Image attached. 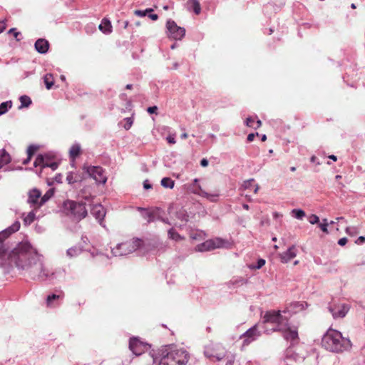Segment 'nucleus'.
<instances>
[{"mask_svg":"<svg viewBox=\"0 0 365 365\" xmlns=\"http://www.w3.org/2000/svg\"><path fill=\"white\" fill-rule=\"evenodd\" d=\"M20 228L19 221L0 232V267L9 273L14 267L25 272L34 280L53 281L58 278L61 270H52L44 264L43 256L29 242H21L9 250L7 238Z\"/></svg>","mask_w":365,"mask_h":365,"instance_id":"1","label":"nucleus"},{"mask_svg":"<svg viewBox=\"0 0 365 365\" xmlns=\"http://www.w3.org/2000/svg\"><path fill=\"white\" fill-rule=\"evenodd\" d=\"M143 245L140 239H133L122 243H119L117 246L112 249L113 256L121 257L126 256L139 249Z\"/></svg>","mask_w":365,"mask_h":365,"instance_id":"7","label":"nucleus"},{"mask_svg":"<svg viewBox=\"0 0 365 365\" xmlns=\"http://www.w3.org/2000/svg\"><path fill=\"white\" fill-rule=\"evenodd\" d=\"M273 217H274V218L277 219L278 217H282V215L279 212H275L273 213Z\"/></svg>","mask_w":365,"mask_h":365,"instance_id":"62","label":"nucleus"},{"mask_svg":"<svg viewBox=\"0 0 365 365\" xmlns=\"http://www.w3.org/2000/svg\"><path fill=\"white\" fill-rule=\"evenodd\" d=\"M20 228L19 221L0 232V267L9 273L14 267L25 272L34 280L53 281L58 278L61 270H52L44 264L43 256L29 242H21L9 250L7 238Z\"/></svg>","mask_w":365,"mask_h":365,"instance_id":"2","label":"nucleus"},{"mask_svg":"<svg viewBox=\"0 0 365 365\" xmlns=\"http://www.w3.org/2000/svg\"><path fill=\"white\" fill-rule=\"evenodd\" d=\"M63 294H52L48 295L46 298V304L48 307H53L58 304V301L62 299Z\"/></svg>","mask_w":365,"mask_h":365,"instance_id":"18","label":"nucleus"},{"mask_svg":"<svg viewBox=\"0 0 365 365\" xmlns=\"http://www.w3.org/2000/svg\"><path fill=\"white\" fill-rule=\"evenodd\" d=\"M82 252L80 247L74 246L67 250L66 255L68 257L72 258L78 256Z\"/></svg>","mask_w":365,"mask_h":365,"instance_id":"24","label":"nucleus"},{"mask_svg":"<svg viewBox=\"0 0 365 365\" xmlns=\"http://www.w3.org/2000/svg\"><path fill=\"white\" fill-rule=\"evenodd\" d=\"M297 256V248L295 246L290 247L287 251L280 254L282 262L287 263Z\"/></svg>","mask_w":365,"mask_h":365,"instance_id":"15","label":"nucleus"},{"mask_svg":"<svg viewBox=\"0 0 365 365\" xmlns=\"http://www.w3.org/2000/svg\"><path fill=\"white\" fill-rule=\"evenodd\" d=\"M309 222L312 224H317L319 222V218L316 215H312L309 218Z\"/></svg>","mask_w":365,"mask_h":365,"instance_id":"46","label":"nucleus"},{"mask_svg":"<svg viewBox=\"0 0 365 365\" xmlns=\"http://www.w3.org/2000/svg\"><path fill=\"white\" fill-rule=\"evenodd\" d=\"M81 152V145L78 143L73 144L69 150L70 158L72 161H75L76 157H78Z\"/></svg>","mask_w":365,"mask_h":365,"instance_id":"19","label":"nucleus"},{"mask_svg":"<svg viewBox=\"0 0 365 365\" xmlns=\"http://www.w3.org/2000/svg\"><path fill=\"white\" fill-rule=\"evenodd\" d=\"M53 195V190L49 189L43 196L41 195L39 205H43Z\"/></svg>","mask_w":365,"mask_h":365,"instance_id":"34","label":"nucleus"},{"mask_svg":"<svg viewBox=\"0 0 365 365\" xmlns=\"http://www.w3.org/2000/svg\"><path fill=\"white\" fill-rule=\"evenodd\" d=\"M305 309L304 303L295 302L291 303L282 311L270 310L265 312L262 322L272 325V331L282 332L285 340L292 344L298 341V333L294 327L289 324V318L292 314Z\"/></svg>","mask_w":365,"mask_h":365,"instance_id":"3","label":"nucleus"},{"mask_svg":"<svg viewBox=\"0 0 365 365\" xmlns=\"http://www.w3.org/2000/svg\"><path fill=\"white\" fill-rule=\"evenodd\" d=\"M197 182H198V179H197V178L194 179L193 183L192 185V188L191 191L192 193L202 197V194L200 192L202 191H205V190L202 189L201 186L200 185H198Z\"/></svg>","mask_w":365,"mask_h":365,"instance_id":"29","label":"nucleus"},{"mask_svg":"<svg viewBox=\"0 0 365 365\" xmlns=\"http://www.w3.org/2000/svg\"><path fill=\"white\" fill-rule=\"evenodd\" d=\"M168 235L170 239L176 242L180 241L183 239V237L178 233L173 228H171L168 230Z\"/></svg>","mask_w":365,"mask_h":365,"instance_id":"28","label":"nucleus"},{"mask_svg":"<svg viewBox=\"0 0 365 365\" xmlns=\"http://www.w3.org/2000/svg\"><path fill=\"white\" fill-rule=\"evenodd\" d=\"M246 125L248 127L252 128L254 129H257L262 125V122L260 120H257L252 117H249L246 120Z\"/></svg>","mask_w":365,"mask_h":365,"instance_id":"25","label":"nucleus"},{"mask_svg":"<svg viewBox=\"0 0 365 365\" xmlns=\"http://www.w3.org/2000/svg\"><path fill=\"white\" fill-rule=\"evenodd\" d=\"M148 17L153 21H156L158 19V16L157 14L151 13L148 14Z\"/></svg>","mask_w":365,"mask_h":365,"instance_id":"58","label":"nucleus"},{"mask_svg":"<svg viewBox=\"0 0 365 365\" xmlns=\"http://www.w3.org/2000/svg\"><path fill=\"white\" fill-rule=\"evenodd\" d=\"M8 33L9 34H12L14 35V36L15 37V38L16 39L17 41H19L21 40V38H19V36H20L21 34L20 32L17 31L15 28H12L11 29H9Z\"/></svg>","mask_w":365,"mask_h":365,"instance_id":"44","label":"nucleus"},{"mask_svg":"<svg viewBox=\"0 0 365 365\" xmlns=\"http://www.w3.org/2000/svg\"><path fill=\"white\" fill-rule=\"evenodd\" d=\"M153 11V9L148 8V9H146L145 10H135V11H134V14L139 17H144Z\"/></svg>","mask_w":365,"mask_h":365,"instance_id":"37","label":"nucleus"},{"mask_svg":"<svg viewBox=\"0 0 365 365\" xmlns=\"http://www.w3.org/2000/svg\"><path fill=\"white\" fill-rule=\"evenodd\" d=\"M200 193L202 194V197H205L211 202H216L219 196L217 193L210 194L207 192L206 191H202Z\"/></svg>","mask_w":365,"mask_h":365,"instance_id":"35","label":"nucleus"},{"mask_svg":"<svg viewBox=\"0 0 365 365\" xmlns=\"http://www.w3.org/2000/svg\"><path fill=\"white\" fill-rule=\"evenodd\" d=\"M137 209L142 212L143 217L148 222L154 221L155 217L153 212H148L146 209L140 207H138Z\"/></svg>","mask_w":365,"mask_h":365,"instance_id":"23","label":"nucleus"},{"mask_svg":"<svg viewBox=\"0 0 365 365\" xmlns=\"http://www.w3.org/2000/svg\"><path fill=\"white\" fill-rule=\"evenodd\" d=\"M329 312L334 319L343 318L349 310V306L346 304L330 305L328 307Z\"/></svg>","mask_w":365,"mask_h":365,"instance_id":"11","label":"nucleus"},{"mask_svg":"<svg viewBox=\"0 0 365 365\" xmlns=\"http://www.w3.org/2000/svg\"><path fill=\"white\" fill-rule=\"evenodd\" d=\"M43 155H38L34 163V165L35 167H38V166H41V168H43Z\"/></svg>","mask_w":365,"mask_h":365,"instance_id":"39","label":"nucleus"},{"mask_svg":"<svg viewBox=\"0 0 365 365\" xmlns=\"http://www.w3.org/2000/svg\"><path fill=\"white\" fill-rule=\"evenodd\" d=\"M178 217L180 218L182 220H184L185 222H187L188 220V219H187L188 217L185 216V215H183L182 217Z\"/></svg>","mask_w":365,"mask_h":365,"instance_id":"64","label":"nucleus"},{"mask_svg":"<svg viewBox=\"0 0 365 365\" xmlns=\"http://www.w3.org/2000/svg\"><path fill=\"white\" fill-rule=\"evenodd\" d=\"M83 169L89 175L91 178L96 180L98 183L105 184L107 178L104 174L103 169L100 166H88L84 167Z\"/></svg>","mask_w":365,"mask_h":365,"instance_id":"10","label":"nucleus"},{"mask_svg":"<svg viewBox=\"0 0 365 365\" xmlns=\"http://www.w3.org/2000/svg\"><path fill=\"white\" fill-rule=\"evenodd\" d=\"M49 163H51V161H50V159L48 158V155H43V168H47V165H46L45 164H48Z\"/></svg>","mask_w":365,"mask_h":365,"instance_id":"51","label":"nucleus"},{"mask_svg":"<svg viewBox=\"0 0 365 365\" xmlns=\"http://www.w3.org/2000/svg\"><path fill=\"white\" fill-rule=\"evenodd\" d=\"M346 232L350 236H355L358 234L359 230L356 227H347L346 228Z\"/></svg>","mask_w":365,"mask_h":365,"instance_id":"38","label":"nucleus"},{"mask_svg":"<svg viewBox=\"0 0 365 365\" xmlns=\"http://www.w3.org/2000/svg\"><path fill=\"white\" fill-rule=\"evenodd\" d=\"M328 225H329V223L327 222V220L324 219L322 220V222L319 224V227L324 232L328 233V230H327Z\"/></svg>","mask_w":365,"mask_h":365,"instance_id":"42","label":"nucleus"},{"mask_svg":"<svg viewBox=\"0 0 365 365\" xmlns=\"http://www.w3.org/2000/svg\"><path fill=\"white\" fill-rule=\"evenodd\" d=\"M329 158L334 160V161H336L337 160V158L336 155H331L329 156Z\"/></svg>","mask_w":365,"mask_h":365,"instance_id":"63","label":"nucleus"},{"mask_svg":"<svg viewBox=\"0 0 365 365\" xmlns=\"http://www.w3.org/2000/svg\"><path fill=\"white\" fill-rule=\"evenodd\" d=\"M265 264V260L263 259H259L257 262L256 265L251 266V268L252 269H260Z\"/></svg>","mask_w":365,"mask_h":365,"instance_id":"45","label":"nucleus"},{"mask_svg":"<svg viewBox=\"0 0 365 365\" xmlns=\"http://www.w3.org/2000/svg\"><path fill=\"white\" fill-rule=\"evenodd\" d=\"M47 168H51L53 170L57 169L58 164L56 162H51L48 164H45Z\"/></svg>","mask_w":365,"mask_h":365,"instance_id":"50","label":"nucleus"},{"mask_svg":"<svg viewBox=\"0 0 365 365\" xmlns=\"http://www.w3.org/2000/svg\"><path fill=\"white\" fill-rule=\"evenodd\" d=\"M34 46L38 53H46L48 50L49 43L46 39L39 38L36 41Z\"/></svg>","mask_w":365,"mask_h":365,"instance_id":"16","label":"nucleus"},{"mask_svg":"<svg viewBox=\"0 0 365 365\" xmlns=\"http://www.w3.org/2000/svg\"><path fill=\"white\" fill-rule=\"evenodd\" d=\"M10 162L11 157L9 154L4 149H2L0 152V169Z\"/></svg>","mask_w":365,"mask_h":365,"instance_id":"21","label":"nucleus"},{"mask_svg":"<svg viewBox=\"0 0 365 365\" xmlns=\"http://www.w3.org/2000/svg\"><path fill=\"white\" fill-rule=\"evenodd\" d=\"M364 242L365 237L364 236H360L356 241V243H364Z\"/></svg>","mask_w":365,"mask_h":365,"instance_id":"61","label":"nucleus"},{"mask_svg":"<svg viewBox=\"0 0 365 365\" xmlns=\"http://www.w3.org/2000/svg\"><path fill=\"white\" fill-rule=\"evenodd\" d=\"M129 348L135 355L139 356L144 352L145 345L137 338H132L130 339Z\"/></svg>","mask_w":365,"mask_h":365,"instance_id":"13","label":"nucleus"},{"mask_svg":"<svg viewBox=\"0 0 365 365\" xmlns=\"http://www.w3.org/2000/svg\"><path fill=\"white\" fill-rule=\"evenodd\" d=\"M44 83L47 89H51L54 84L53 75L47 73L43 77Z\"/></svg>","mask_w":365,"mask_h":365,"instance_id":"30","label":"nucleus"},{"mask_svg":"<svg viewBox=\"0 0 365 365\" xmlns=\"http://www.w3.org/2000/svg\"><path fill=\"white\" fill-rule=\"evenodd\" d=\"M189 354L183 349H176L173 345H166L159 349L153 356L157 365H186Z\"/></svg>","mask_w":365,"mask_h":365,"instance_id":"4","label":"nucleus"},{"mask_svg":"<svg viewBox=\"0 0 365 365\" xmlns=\"http://www.w3.org/2000/svg\"><path fill=\"white\" fill-rule=\"evenodd\" d=\"M12 101H7L3 102L0 104V115L5 114L11 107H12Z\"/></svg>","mask_w":365,"mask_h":365,"instance_id":"27","label":"nucleus"},{"mask_svg":"<svg viewBox=\"0 0 365 365\" xmlns=\"http://www.w3.org/2000/svg\"><path fill=\"white\" fill-rule=\"evenodd\" d=\"M98 28L104 34H110L112 31L111 24L107 19H103Z\"/></svg>","mask_w":365,"mask_h":365,"instance_id":"22","label":"nucleus"},{"mask_svg":"<svg viewBox=\"0 0 365 365\" xmlns=\"http://www.w3.org/2000/svg\"><path fill=\"white\" fill-rule=\"evenodd\" d=\"M157 109H158V108H157V107H156V106H151V107H149V108H148V112L149 113H155L156 112Z\"/></svg>","mask_w":365,"mask_h":365,"instance_id":"57","label":"nucleus"},{"mask_svg":"<svg viewBox=\"0 0 365 365\" xmlns=\"http://www.w3.org/2000/svg\"><path fill=\"white\" fill-rule=\"evenodd\" d=\"M93 217L103 225V220L106 216V210L101 204L94 205L91 210Z\"/></svg>","mask_w":365,"mask_h":365,"instance_id":"14","label":"nucleus"},{"mask_svg":"<svg viewBox=\"0 0 365 365\" xmlns=\"http://www.w3.org/2000/svg\"><path fill=\"white\" fill-rule=\"evenodd\" d=\"M256 135H258V133H257L256 134H255V133H250V134H249V135H247V141H248V142H252V141H253Z\"/></svg>","mask_w":365,"mask_h":365,"instance_id":"54","label":"nucleus"},{"mask_svg":"<svg viewBox=\"0 0 365 365\" xmlns=\"http://www.w3.org/2000/svg\"><path fill=\"white\" fill-rule=\"evenodd\" d=\"M224 357V354L222 353L220 354H214V356L212 359H215L217 361H220Z\"/></svg>","mask_w":365,"mask_h":365,"instance_id":"52","label":"nucleus"},{"mask_svg":"<svg viewBox=\"0 0 365 365\" xmlns=\"http://www.w3.org/2000/svg\"><path fill=\"white\" fill-rule=\"evenodd\" d=\"M80 180V177L72 172H69L66 176V181L68 184L72 185Z\"/></svg>","mask_w":365,"mask_h":365,"instance_id":"32","label":"nucleus"},{"mask_svg":"<svg viewBox=\"0 0 365 365\" xmlns=\"http://www.w3.org/2000/svg\"><path fill=\"white\" fill-rule=\"evenodd\" d=\"M200 165L202 167H207L208 165V160L205 158H203L200 161Z\"/></svg>","mask_w":365,"mask_h":365,"instance_id":"59","label":"nucleus"},{"mask_svg":"<svg viewBox=\"0 0 365 365\" xmlns=\"http://www.w3.org/2000/svg\"><path fill=\"white\" fill-rule=\"evenodd\" d=\"M161 185L165 188L172 189L174 187L175 182L170 178H163L161 180Z\"/></svg>","mask_w":365,"mask_h":365,"instance_id":"31","label":"nucleus"},{"mask_svg":"<svg viewBox=\"0 0 365 365\" xmlns=\"http://www.w3.org/2000/svg\"><path fill=\"white\" fill-rule=\"evenodd\" d=\"M234 361H235V359H234L233 356H231L230 357H227V362H226L225 365H233Z\"/></svg>","mask_w":365,"mask_h":365,"instance_id":"55","label":"nucleus"},{"mask_svg":"<svg viewBox=\"0 0 365 365\" xmlns=\"http://www.w3.org/2000/svg\"><path fill=\"white\" fill-rule=\"evenodd\" d=\"M204 354L207 357V358H210V359H212V357L214 356V353L213 351L209 348V347H207L204 351Z\"/></svg>","mask_w":365,"mask_h":365,"instance_id":"48","label":"nucleus"},{"mask_svg":"<svg viewBox=\"0 0 365 365\" xmlns=\"http://www.w3.org/2000/svg\"><path fill=\"white\" fill-rule=\"evenodd\" d=\"M63 210L67 216L74 220H81L85 218L88 214L85 202L71 200H67L63 202Z\"/></svg>","mask_w":365,"mask_h":365,"instance_id":"6","label":"nucleus"},{"mask_svg":"<svg viewBox=\"0 0 365 365\" xmlns=\"http://www.w3.org/2000/svg\"><path fill=\"white\" fill-rule=\"evenodd\" d=\"M292 215L293 217L298 220H302V218L305 216V212L301 209H294L292 210Z\"/></svg>","mask_w":365,"mask_h":365,"instance_id":"36","label":"nucleus"},{"mask_svg":"<svg viewBox=\"0 0 365 365\" xmlns=\"http://www.w3.org/2000/svg\"><path fill=\"white\" fill-rule=\"evenodd\" d=\"M143 187L145 189V190H148V189H150L152 187V185L151 184H150L148 182V180H145L144 182H143Z\"/></svg>","mask_w":365,"mask_h":365,"instance_id":"56","label":"nucleus"},{"mask_svg":"<svg viewBox=\"0 0 365 365\" xmlns=\"http://www.w3.org/2000/svg\"><path fill=\"white\" fill-rule=\"evenodd\" d=\"M6 29V24L4 21H0V33Z\"/></svg>","mask_w":365,"mask_h":365,"instance_id":"60","label":"nucleus"},{"mask_svg":"<svg viewBox=\"0 0 365 365\" xmlns=\"http://www.w3.org/2000/svg\"><path fill=\"white\" fill-rule=\"evenodd\" d=\"M322 345L331 352L341 353L349 350L352 344L349 339L344 337L340 331L329 329L322 337Z\"/></svg>","mask_w":365,"mask_h":365,"instance_id":"5","label":"nucleus"},{"mask_svg":"<svg viewBox=\"0 0 365 365\" xmlns=\"http://www.w3.org/2000/svg\"><path fill=\"white\" fill-rule=\"evenodd\" d=\"M22 217L24 225H30L36 219V212L34 210H32L26 215L24 213Z\"/></svg>","mask_w":365,"mask_h":365,"instance_id":"20","label":"nucleus"},{"mask_svg":"<svg viewBox=\"0 0 365 365\" xmlns=\"http://www.w3.org/2000/svg\"><path fill=\"white\" fill-rule=\"evenodd\" d=\"M271 329L272 328L267 329L262 325L253 326L241 336V339L243 340V345H248L252 341L257 339L260 336L262 331L267 334L274 332Z\"/></svg>","mask_w":365,"mask_h":365,"instance_id":"8","label":"nucleus"},{"mask_svg":"<svg viewBox=\"0 0 365 365\" xmlns=\"http://www.w3.org/2000/svg\"><path fill=\"white\" fill-rule=\"evenodd\" d=\"M166 140L168 143L170 144H175L176 143L175 141V134H170L167 138Z\"/></svg>","mask_w":365,"mask_h":365,"instance_id":"47","label":"nucleus"},{"mask_svg":"<svg viewBox=\"0 0 365 365\" xmlns=\"http://www.w3.org/2000/svg\"><path fill=\"white\" fill-rule=\"evenodd\" d=\"M41 192L38 189H32L28 192L27 202L31 207H34V210H38L41 205H39Z\"/></svg>","mask_w":365,"mask_h":365,"instance_id":"12","label":"nucleus"},{"mask_svg":"<svg viewBox=\"0 0 365 365\" xmlns=\"http://www.w3.org/2000/svg\"><path fill=\"white\" fill-rule=\"evenodd\" d=\"M124 120L125 121V123L123 125V127L126 130H128L131 128L133 123V119L131 118H125Z\"/></svg>","mask_w":365,"mask_h":365,"instance_id":"41","label":"nucleus"},{"mask_svg":"<svg viewBox=\"0 0 365 365\" xmlns=\"http://www.w3.org/2000/svg\"><path fill=\"white\" fill-rule=\"evenodd\" d=\"M347 238L346 237H342L341 239L339 240L338 241V244L340 245V246H344L346 244L347 242Z\"/></svg>","mask_w":365,"mask_h":365,"instance_id":"53","label":"nucleus"},{"mask_svg":"<svg viewBox=\"0 0 365 365\" xmlns=\"http://www.w3.org/2000/svg\"><path fill=\"white\" fill-rule=\"evenodd\" d=\"M166 28L168 31V36L175 40H181L185 34V29L183 27L178 26L172 19L167 21Z\"/></svg>","mask_w":365,"mask_h":365,"instance_id":"9","label":"nucleus"},{"mask_svg":"<svg viewBox=\"0 0 365 365\" xmlns=\"http://www.w3.org/2000/svg\"><path fill=\"white\" fill-rule=\"evenodd\" d=\"M213 242V248H220L223 246L224 241L220 238H216L214 240H212Z\"/></svg>","mask_w":365,"mask_h":365,"instance_id":"40","label":"nucleus"},{"mask_svg":"<svg viewBox=\"0 0 365 365\" xmlns=\"http://www.w3.org/2000/svg\"><path fill=\"white\" fill-rule=\"evenodd\" d=\"M254 181V179H250L245 180L243 183V187L245 189H248L251 187L252 182Z\"/></svg>","mask_w":365,"mask_h":365,"instance_id":"49","label":"nucleus"},{"mask_svg":"<svg viewBox=\"0 0 365 365\" xmlns=\"http://www.w3.org/2000/svg\"><path fill=\"white\" fill-rule=\"evenodd\" d=\"M212 250H214L213 242L212 240H207L205 242L202 243L200 245H199V251L200 252L209 251Z\"/></svg>","mask_w":365,"mask_h":365,"instance_id":"26","label":"nucleus"},{"mask_svg":"<svg viewBox=\"0 0 365 365\" xmlns=\"http://www.w3.org/2000/svg\"><path fill=\"white\" fill-rule=\"evenodd\" d=\"M21 102V106H19V109L22 108H27L31 104V100L30 97L27 96H21L19 98Z\"/></svg>","mask_w":365,"mask_h":365,"instance_id":"33","label":"nucleus"},{"mask_svg":"<svg viewBox=\"0 0 365 365\" xmlns=\"http://www.w3.org/2000/svg\"><path fill=\"white\" fill-rule=\"evenodd\" d=\"M36 150H37V147L35 145H31L29 146V148L27 149V154L29 156V159H31V156L34 155V153L36 152Z\"/></svg>","mask_w":365,"mask_h":365,"instance_id":"43","label":"nucleus"},{"mask_svg":"<svg viewBox=\"0 0 365 365\" xmlns=\"http://www.w3.org/2000/svg\"><path fill=\"white\" fill-rule=\"evenodd\" d=\"M187 8L189 11L192 10L197 15L201 12V6L198 0H187Z\"/></svg>","mask_w":365,"mask_h":365,"instance_id":"17","label":"nucleus"}]
</instances>
